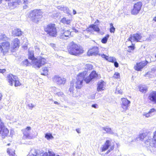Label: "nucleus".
Returning a JSON list of instances; mask_svg holds the SVG:
<instances>
[{
  "label": "nucleus",
  "instance_id": "bb28decb",
  "mask_svg": "<svg viewBox=\"0 0 156 156\" xmlns=\"http://www.w3.org/2000/svg\"><path fill=\"white\" fill-rule=\"evenodd\" d=\"M61 22L64 24H69L70 23L71 20L69 19L64 17L61 20Z\"/></svg>",
  "mask_w": 156,
  "mask_h": 156
},
{
  "label": "nucleus",
  "instance_id": "e433bc0d",
  "mask_svg": "<svg viewBox=\"0 0 156 156\" xmlns=\"http://www.w3.org/2000/svg\"><path fill=\"white\" fill-rule=\"evenodd\" d=\"M110 32L111 33H114L115 28L113 26V24L112 23H110Z\"/></svg>",
  "mask_w": 156,
  "mask_h": 156
},
{
  "label": "nucleus",
  "instance_id": "58836bf2",
  "mask_svg": "<svg viewBox=\"0 0 156 156\" xmlns=\"http://www.w3.org/2000/svg\"><path fill=\"white\" fill-rule=\"evenodd\" d=\"M87 31H88L91 33L93 31L92 28L91 27V25L89 27L87 28L86 29V30H85Z\"/></svg>",
  "mask_w": 156,
  "mask_h": 156
},
{
  "label": "nucleus",
  "instance_id": "393cba45",
  "mask_svg": "<svg viewBox=\"0 0 156 156\" xmlns=\"http://www.w3.org/2000/svg\"><path fill=\"white\" fill-rule=\"evenodd\" d=\"M102 129L105 131L107 133L111 134H114V133L112 130L111 128L108 127V126L103 127H102Z\"/></svg>",
  "mask_w": 156,
  "mask_h": 156
},
{
  "label": "nucleus",
  "instance_id": "8fccbe9b",
  "mask_svg": "<svg viewBox=\"0 0 156 156\" xmlns=\"http://www.w3.org/2000/svg\"><path fill=\"white\" fill-rule=\"evenodd\" d=\"M155 111V109L154 108H152L151 109L149 112L151 114L152 112H154Z\"/></svg>",
  "mask_w": 156,
  "mask_h": 156
},
{
  "label": "nucleus",
  "instance_id": "f8f14e48",
  "mask_svg": "<svg viewBox=\"0 0 156 156\" xmlns=\"http://www.w3.org/2000/svg\"><path fill=\"white\" fill-rule=\"evenodd\" d=\"M142 5V3L141 2H139L135 4L131 11L132 14L135 15L138 13L141 9Z\"/></svg>",
  "mask_w": 156,
  "mask_h": 156
},
{
  "label": "nucleus",
  "instance_id": "0eeeda50",
  "mask_svg": "<svg viewBox=\"0 0 156 156\" xmlns=\"http://www.w3.org/2000/svg\"><path fill=\"white\" fill-rule=\"evenodd\" d=\"M30 156H55V154L53 152L48 151V154L47 152L41 153L38 154L37 151L34 149H32L29 153ZM56 156H59L57 155Z\"/></svg>",
  "mask_w": 156,
  "mask_h": 156
},
{
  "label": "nucleus",
  "instance_id": "052dcab7",
  "mask_svg": "<svg viewBox=\"0 0 156 156\" xmlns=\"http://www.w3.org/2000/svg\"><path fill=\"white\" fill-rule=\"evenodd\" d=\"M23 3L25 4H27V0H23Z\"/></svg>",
  "mask_w": 156,
  "mask_h": 156
},
{
  "label": "nucleus",
  "instance_id": "2f4dec72",
  "mask_svg": "<svg viewBox=\"0 0 156 156\" xmlns=\"http://www.w3.org/2000/svg\"><path fill=\"white\" fill-rule=\"evenodd\" d=\"M9 39V38L7 37L5 34H1L0 35V40L3 41H7Z\"/></svg>",
  "mask_w": 156,
  "mask_h": 156
},
{
  "label": "nucleus",
  "instance_id": "c9c22d12",
  "mask_svg": "<svg viewBox=\"0 0 156 156\" xmlns=\"http://www.w3.org/2000/svg\"><path fill=\"white\" fill-rule=\"evenodd\" d=\"M23 65L24 66H27L30 65V63L28 62L27 59H26L24 61H23L22 63Z\"/></svg>",
  "mask_w": 156,
  "mask_h": 156
},
{
  "label": "nucleus",
  "instance_id": "a19ab883",
  "mask_svg": "<svg viewBox=\"0 0 156 156\" xmlns=\"http://www.w3.org/2000/svg\"><path fill=\"white\" fill-rule=\"evenodd\" d=\"M19 3H20V2H13V8H14L17 7L20 4Z\"/></svg>",
  "mask_w": 156,
  "mask_h": 156
},
{
  "label": "nucleus",
  "instance_id": "dca6fc26",
  "mask_svg": "<svg viewBox=\"0 0 156 156\" xmlns=\"http://www.w3.org/2000/svg\"><path fill=\"white\" fill-rule=\"evenodd\" d=\"M98 77V74L95 71H93L90 74V75L86 77L84 79V81L86 83L90 82L92 80L95 78H97Z\"/></svg>",
  "mask_w": 156,
  "mask_h": 156
},
{
  "label": "nucleus",
  "instance_id": "bf43d9fd",
  "mask_svg": "<svg viewBox=\"0 0 156 156\" xmlns=\"http://www.w3.org/2000/svg\"><path fill=\"white\" fill-rule=\"evenodd\" d=\"M54 103L55 104H57V105H60V103L58 102L57 101H55L54 102Z\"/></svg>",
  "mask_w": 156,
  "mask_h": 156
},
{
  "label": "nucleus",
  "instance_id": "680f3d73",
  "mask_svg": "<svg viewBox=\"0 0 156 156\" xmlns=\"http://www.w3.org/2000/svg\"><path fill=\"white\" fill-rule=\"evenodd\" d=\"M73 14L74 15L76 14V11L75 10H73Z\"/></svg>",
  "mask_w": 156,
  "mask_h": 156
},
{
  "label": "nucleus",
  "instance_id": "39448f33",
  "mask_svg": "<svg viewBox=\"0 0 156 156\" xmlns=\"http://www.w3.org/2000/svg\"><path fill=\"white\" fill-rule=\"evenodd\" d=\"M44 30L50 36L55 37L57 35V31L54 24H49L45 27Z\"/></svg>",
  "mask_w": 156,
  "mask_h": 156
},
{
  "label": "nucleus",
  "instance_id": "f257e3e1",
  "mask_svg": "<svg viewBox=\"0 0 156 156\" xmlns=\"http://www.w3.org/2000/svg\"><path fill=\"white\" fill-rule=\"evenodd\" d=\"M29 58L32 60L34 66L35 68H40L42 66L46 63V60L41 56L35 58L34 52L32 51L28 50Z\"/></svg>",
  "mask_w": 156,
  "mask_h": 156
},
{
  "label": "nucleus",
  "instance_id": "5701e85b",
  "mask_svg": "<svg viewBox=\"0 0 156 156\" xmlns=\"http://www.w3.org/2000/svg\"><path fill=\"white\" fill-rule=\"evenodd\" d=\"M101 57L103 58H105L109 62H114L116 60L115 58L113 57H108L104 54L101 55Z\"/></svg>",
  "mask_w": 156,
  "mask_h": 156
},
{
  "label": "nucleus",
  "instance_id": "69168bd1",
  "mask_svg": "<svg viewBox=\"0 0 156 156\" xmlns=\"http://www.w3.org/2000/svg\"><path fill=\"white\" fill-rule=\"evenodd\" d=\"M97 21L98 23L99 22V20H97Z\"/></svg>",
  "mask_w": 156,
  "mask_h": 156
},
{
  "label": "nucleus",
  "instance_id": "c85d7f7f",
  "mask_svg": "<svg viewBox=\"0 0 156 156\" xmlns=\"http://www.w3.org/2000/svg\"><path fill=\"white\" fill-rule=\"evenodd\" d=\"M93 66L90 64H86L85 66V70L84 72L86 71L87 72L88 70H90L92 69Z\"/></svg>",
  "mask_w": 156,
  "mask_h": 156
},
{
  "label": "nucleus",
  "instance_id": "a211bd4d",
  "mask_svg": "<svg viewBox=\"0 0 156 156\" xmlns=\"http://www.w3.org/2000/svg\"><path fill=\"white\" fill-rule=\"evenodd\" d=\"M12 36H19L22 34L21 30L17 28L14 27L12 29Z\"/></svg>",
  "mask_w": 156,
  "mask_h": 156
},
{
  "label": "nucleus",
  "instance_id": "412c9836",
  "mask_svg": "<svg viewBox=\"0 0 156 156\" xmlns=\"http://www.w3.org/2000/svg\"><path fill=\"white\" fill-rule=\"evenodd\" d=\"M111 146V142L109 140L106 141L105 144L101 147V151L103 152L107 150Z\"/></svg>",
  "mask_w": 156,
  "mask_h": 156
},
{
  "label": "nucleus",
  "instance_id": "603ef678",
  "mask_svg": "<svg viewBox=\"0 0 156 156\" xmlns=\"http://www.w3.org/2000/svg\"><path fill=\"white\" fill-rule=\"evenodd\" d=\"M98 105L96 104H93L92 105V107L95 108H97Z\"/></svg>",
  "mask_w": 156,
  "mask_h": 156
},
{
  "label": "nucleus",
  "instance_id": "ddd939ff",
  "mask_svg": "<svg viewBox=\"0 0 156 156\" xmlns=\"http://www.w3.org/2000/svg\"><path fill=\"white\" fill-rule=\"evenodd\" d=\"M10 44L8 42H3L0 44V50L4 53L8 52L9 49Z\"/></svg>",
  "mask_w": 156,
  "mask_h": 156
},
{
  "label": "nucleus",
  "instance_id": "6e6d98bb",
  "mask_svg": "<svg viewBox=\"0 0 156 156\" xmlns=\"http://www.w3.org/2000/svg\"><path fill=\"white\" fill-rule=\"evenodd\" d=\"M156 70V67H154L151 69V71L152 72H155Z\"/></svg>",
  "mask_w": 156,
  "mask_h": 156
},
{
  "label": "nucleus",
  "instance_id": "37998d69",
  "mask_svg": "<svg viewBox=\"0 0 156 156\" xmlns=\"http://www.w3.org/2000/svg\"><path fill=\"white\" fill-rule=\"evenodd\" d=\"M64 6V5H59L57 6V8L59 10L62 11L63 9Z\"/></svg>",
  "mask_w": 156,
  "mask_h": 156
},
{
  "label": "nucleus",
  "instance_id": "b1692460",
  "mask_svg": "<svg viewBox=\"0 0 156 156\" xmlns=\"http://www.w3.org/2000/svg\"><path fill=\"white\" fill-rule=\"evenodd\" d=\"M139 89L140 91L144 93L147 91V87L145 85H140L139 86Z\"/></svg>",
  "mask_w": 156,
  "mask_h": 156
},
{
  "label": "nucleus",
  "instance_id": "4468645a",
  "mask_svg": "<svg viewBox=\"0 0 156 156\" xmlns=\"http://www.w3.org/2000/svg\"><path fill=\"white\" fill-rule=\"evenodd\" d=\"M141 37L142 36L140 34L136 33L131 35L127 40L130 41L131 43L134 41L138 42L140 41V40L141 39Z\"/></svg>",
  "mask_w": 156,
  "mask_h": 156
},
{
  "label": "nucleus",
  "instance_id": "6ab92c4d",
  "mask_svg": "<svg viewBox=\"0 0 156 156\" xmlns=\"http://www.w3.org/2000/svg\"><path fill=\"white\" fill-rule=\"evenodd\" d=\"M105 83L102 80L99 81L97 84V91L99 92L104 90L105 89Z\"/></svg>",
  "mask_w": 156,
  "mask_h": 156
},
{
  "label": "nucleus",
  "instance_id": "423d86ee",
  "mask_svg": "<svg viewBox=\"0 0 156 156\" xmlns=\"http://www.w3.org/2000/svg\"><path fill=\"white\" fill-rule=\"evenodd\" d=\"M87 73L86 71L83 72L79 73L76 78L77 81L75 83V87L76 89H80L82 86L83 82L84 80V77Z\"/></svg>",
  "mask_w": 156,
  "mask_h": 156
},
{
  "label": "nucleus",
  "instance_id": "49530a36",
  "mask_svg": "<svg viewBox=\"0 0 156 156\" xmlns=\"http://www.w3.org/2000/svg\"><path fill=\"white\" fill-rule=\"evenodd\" d=\"M28 106L30 109H32L34 107V105L32 103H30L28 105Z\"/></svg>",
  "mask_w": 156,
  "mask_h": 156
},
{
  "label": "nucleus",
  "instance_id": "9b49d317",
  "mask_svg": "<svg viewBox=\"0 0 156 156\" xmlns=\"http://www.w3.org/2000/svg\"><path fill=\"white\" fill-rule=\"evenodd\" d=\"M52 80L54 83L59 85H64L66 82L65 78L61 77L57 75L55 76L53 78Z\"/></svg>",
  "mask_w": 156,
  "mask_h": 156
},
{
  "label": "nucleus",
  "instance_id": "4d7b16f0",
  "mask_svg": "<svg viewBox=\"0 0 156 156\" xmlns=\"http://www.w3.org/2000/svg\"><path fill=\"white\" fill-rule=\"evenodd\" d=\"M50 45L51 47L53 48H54V47H55V45L53 44H50Z\"/></svg>",
  "mask_w": 156,
  "mask_h": 156
},
{
  "label": "nucleus",
  "instance_id": "79ce46f5",
  "mask_svg": "<svg viewBox=\"0 0 156 156\" xmlns=\"http://www.w3.org/2000/svg\"><path fill=\"white\" fill-rule=\"evenodd\" d=\"M128 48H129V50H133L134 49L135 47H134V45H133V44H132V45L128 47Z\"/></svg>",
  "mask_w": 156,
  "mask_h": 156
},
{
  "label": "nucleus",
  "instance_id": "cd10ccee",
  "mask_svg": "<svg viewBox=\"0 0 156 156\" xmlns=\"http://www.w3.org/2000/svg\"><path fill=\"white\" fill-rule=\"evenodd\" d=\"M146 134L145 133H143L140 134L139 137L136 138V140H135L136 141V140H138L139 139L140 140L142 141L146 137Z\"/></svg>",
  "mask_w": 156,
  "mask_h": 156
},
{
  "label": "nucleus",
  "instance_id": "4be33fe9",
  "mask_svg": "<svg viewBox=\"0 0 156 156\" xmlns=\"http://www.w3.org/2000/svg\"><path fill=\"white\" fill-rule=\"evenodd\" d=\"M148 99L156 103V92L153 91L151 93L148 97Z\"/></svg>",
  "mask_w": 156,
  "mask_h": 156
},
{
  "label": "nucleus",
  "instance_id": "ea45409f",
  "mask_svg": "<svg viewBox=\"0 0 156 156\" xmlns=\"http://www.w3.org/2000/svg\"><path fill=\"white\" fill-rule=\"evenodd\" d=\"M113 77L115 78H119L120 77L119 73H115Z\"/></svg>",
  "mask_w": 156,
  "mask_h": 156
},
{
  "label": "nucleus",
  "instance_id": "aec40b11",
  "mask_svg": "<svg viewBox=\"0 0 156 156\" xmlns=\"http://www.w3.org/2000/svg\"><path fill=\"white\" fill-rule=\"evenodd\" d=\"M88 54L91 55H94L95 56L98 55H101L98 54V48L97 47H94L92 49L89 51L88 52Z\"/></svg>",
  "mask_w": 156,
  "mask_h": 156
},
{
  "label": "nucleus",
  "instance_id": "6e6552de",
  "mask_svg": "<svg viewBox=\"0 0 156 156\" xmlns=\"http://www.w3.org/2000/svg\"><path fill=\"white\" fill-rule=\"evenodd\" d=\"M31 128L30 126L27 127L26 129L22 130L23 134V139H31L34 138V137L30 134V130Z\"/></svg>",
  "mask_w": 156,
  "mask_h": 156
},
{
  "label": "nucleus",
  "instance_id": "de8ad7c7",
  "mask_svg": "<svg viewBox=\"0 0 156 156\" xmlns=\"http://www.w3.org/2000/svg\"><path fill=\"white\" fill-rule=\"evenodd\" d=\"M150 114L151 113H150L149 112L147 113H144V115L146 117H149L150 116Z\"/></svg>",
  "mask_w": 156,
  "mask_h": 156
},
{
  "label": "nucleus",
  "instance_id": "864d4df0",
  "mask_svg": "<svg viewBox=\"0 0 156 156\" xmlns=\"http://www.w3.org/2000/svg\"><path fill=\"white\" fill-rule=\"evenodd\" d=\"M5 71V69H0V73H4Z\"/></svg>",
  "mask_w": 156,
  "mask_h": 156
},
{
  "label": "nucleus",
  "instance_id": "e2e57ef3",
  "mask_svg": "<svg viewBox=\"0 0 156 156\" xmlns=\"http://www.w3.org/2000/svg\"><path fill=\"white\" fill-rule=\"evenodd\" d=\"M92 96H92V99H94V95H92Z\"/></svg>",
  "mask_w": 156,
  "mask_h": 156
},
{
  "label": "nucleus",
  "instance_id": "f03ea898",
  "mask_svg": "<svg viewBox=\"0 0 156 156\" xmlns=\"http://www.w3.org/2000/svg\"><path fill=\"white\" fill-rule=\"evenodd\" d=\"M69 52L71 55H77L82 54L83 50L80 46L78 45L72 41L71 42L68 46Z\"/></svg>",
  "mask_w": 156,
  "mask_h": 156
},
{
  "label": "nucleus",
  "instance_id": "338daca9",
  "mask_svg": "<svg viewBox=\"0 0 156 156\" xmlns=\"http://www.w3.org/2000/svg\"><path fill=\"white\" fill-rule=\"evenodd\" d=\"M154 20L156 21V16L154 18Z\"/></svg>",
  "mask_w": 156,
  "mask_h": 156
},
{
  "label": "nucleus",
  "instance_id": "72a5a7b5",
  "mask_svg": "<svg viewBox=\"0 0 156 156\" xmlns=\"http://www.w3.org/2000/svg\"><path fill=\"white\" fill-rule=\"evenodd\" d=\"M43 73H41V74L43 75L46 76L48 74V68L46 67H44L42 68Z\"/></svg>",
  "mask_w": 156,
  "mask_h": 156
},
{
  "label": "nucleus",
  "instance_id": "c756f323",
  "mask_svg": "<svg viewBox=\"0 0 156 156\" xmlns=\"http://www.w3.org/2000/svg\"><path fill=\"white\" fill-rule=\"evenodd\" d=\"M62 11H63L64 13H66L68 15H71V11L69 10L67 7L66 6H64Z\"/></svg>",
  "mask_w": 156,
  "mask_h": 156
},
{
  "label": "nucleus",
  "instance_id": "f704fd0d",
  "mask_svg": "<svg viewBox=\"0 0 156 156\" xmlns=\"http://www.w3.org/2000/svg\"><path fill=\"white\" fill-rule=\"evenodd\" d=\"M91 27H92L93 30H94V31L98 32L100 31L99 28L95 25L93 24L91 25Z\"/></svg>",
  "mask_w": 156,
  "mask_h": 156
},
{
  "label": "nucleus",
  "instance_id": "f3484780",
  "mask_svg": "<svg viewBox=\"0 0 156 156\" xmlns=\"http://www.w3.org/2000/svg\"><path fill=\"white\" fill-rule=\"evenodd\" d=\"M130 103V102L126 98H124L122 99L121 106L124 109L123 111H126L128 109Z\"/></svg>",
  "mask_w": 156,
  "mask_h": 156
},
{
  "label": "nucleus",
  "instance_id": "c03bdc74",
  "mask_svg": "<svg viewBox=\"0 0 156 156\" xmlns=\"http://www.w3.org/2000/svg\"><path fill=\"white\" fill-rule=\"evenodd\" d=\"M114 147L113 146H111L110 147V149H109L106 152V154H108L110 151L113 150Z\"/></svg>",
  "mask_w": 156,
  "mask_h": 156
},
{
  "label": "nucleus",
  "instance_id": "473e14b6",
  "mask_svg": "<svg viewBox=\"0 0 156 156\" xmlns=\"http://www.w3.org/2000/svg\"><path fill=\"white\" fill-rule=\"evenodd\" d=\"M109 37L108 34L106 35L101 40V41L103 44H105L107 43L108 38Z\"/></svg>",
  "mask_w": 156,
  "mask_h": 156
},
{
  "label": "nucleus",
  "instance_id": "774afa93",
  "mask_svg": "<svg viewBox=\"0 0 156 156\" xmlns=\"http://www.w3.org/2000/svg\"><path fill=\"white\" fill-rule=\"evenodd\" d=\"M2 2V0H0V4H1Z\"/></svg>",
  "mask_w": 156,
  "mask_h": 156
},
{
  "label": "nucleus",
  "instance_id": "20e7f679",
  "mask_svg": "<svg viewBox=\"0 0 156 156\" xmlns=\"http://www.w3.org/2000/svg\"><path fill=\"white\" fill-rule=\"evenodd\" d=\"M42 16V14L40 10H35L31 12L29 14V17L34 22L37 23Z\"/></svg>",
  "mask_w": 156,
  "mask_h": 156
},
{
  "label": "nucleus",
  "instance_id": "7ed1b4c3",
  "mask_svg": "<svg viewBox=\"0 0 156 156\" xmlns=\"http://www.w3.org/2000/svg\"><path fill=\"white\" fill-rule=\"evenodd\" d=\"M144 143L148 147L149 146L151 152L156 151V131L154 133L153 137L148 138L144 141Z\"/></svg>",
  "mask_w": 156,
  "mask_h": 156
},
{
  "label": "nucleus",
  "instance_id": "0e129e2a",
  "mask_svg": "<svg viewBox=\"0 0 156 156\" xmlns=\"http://www.w3.org/2000/svg\"><path fill=\"white\" fill-rule=\"evenodd\" d=\"M2 96V95L1 94H0V100H1V98Z\"/></svg>",
  "mask_w": 156,
  "mask_h": 156
},
{
  "label": "nucleus",
  "instance_id": "7c9ffc66",
  "mask_svg": "<svg viewBox=\"0 0 156 156\" xmlns=\"http://www.w3.org/2000/svg\"><path fill=\"white\" fill-rule=\"evenodd\" d=\"M54 93L55 95H57L59 97H61L63 98H64L65 97V95L62 92L59 91L57 92V90H55L54 91Z\"/></svg>",
  "mask_w": 156,
  "mask_h": 156
},
{
  "label": "nucleus",
  "instance_id": "5fc2aeb1",
  "mask_svg": "<svg viewBox=\"0 0 156 156\" xmlns=\"http://www.w3.org/2000/svg\"><path fill=\"white\" fill-rule=\"evenodd\" d=\"M76 131L78 133H81L80 131V129L79 128L76 129Z\"/></svg>",
  "mask_w": 156,
  "mask_h": 156
},
{
  "label": "nucleus",
  "instance_id": "09e8293b",
  "mask_svg": "<svg viewBox=\"0 0 156 156\" xmlns=\"http://www.w3.org/2000/svg\"><path fill=\"white\" fill-rule=\"evenodd\" d=\"M113 63H114V65L116 67H118L119 66V64L116 61V60Z\"/></svg>",
  "mask_w": 156,
  "mask_h": 156
},
{
  "label": "nucleus",
  "instance_id": "1a4fd4ad",
  "mask_svg": "<svg viewBox=\"0 0 156 156\" xmlns=\"http://www.w3.org/2000/svg\"><path fill=\"white\" fill-rule=\"evenodd\" d=\"M16 76H13L12 74H10L8 76L7 79L9 84L11 86L13 85V83H15V86L17 87L20 85L21 84L19 81L16 80Z\"/></svg>",
  "mask_w": 156,
  "mask_h": 156
},
{
  "label": "nucleus",
  "instance_id": "a878e982",
  "mask_svg": "<svg viewBox=\"0 0 156 156\" xmlns=\"http://www.w3.org/2000/svg\"><path fill=\"white\" fill-rule=\"evenodd\" d=\"M20 41L17 38H15L13 41V47L14 48L18 47Z\"/></svg>",
  "mask_w": 156,
  "mask_h": 156
},
{
  "label": "nucleus",
  "instance_id": "a18cd8bd",
  "mask_svg": "<svg viewBox=\"0 0 156 156\" xmlns=\"http://www.w3.org/2000/svg\"><path fill=\"white\" fill-rule=\"evenodd\" d=\"M73 84L71 83V86H70V88H69V91H70V92H73Z\"/></svg>",
  "mask_w": 156,
  "mask_h": 156
},
{
  "label": "nucleus",
  "instance_id": "2eb2a0df",
  "mask_svg": "<svg viewBox=\"0 0 156 156\" xmlns=\"http://www.w3.org/2000/svg\"><path fill=\"white\" fill-rule=\"evenodd\" d=\"M148 63L147 60L141 62L137 63L134 67L135 70L139 71H141V69L145 66Z\"/></svg>",
  "mask_w": 156,
  "mask_h": 156
},
{
  "label": "nucleus",
  "instance_id": "9d476101",
  "mask_svg": "<svg viewBox=\"0 0 156 156\" xmlns=\"http://www.w3.org/2000/svg\"><path fill=\"white\" fill-rule=\"evenodd\" d=\"M60 33L59 35L60 39L66 40L70 37L69 36L71 35V32L69 30L61 29L60 30Z\"/></svg>",
  "mask_w": 156,
  "mask_h": 156
},
{
  "label": "nucleus",
  "instance_id": "3c124183",
  "mask_svg": "<svg viewBox=\"0 0 156 156\" xmlns=\"http://www.w3.org/2000/svg\"><path fill=\"white\" fill-rule=\"evenodd\" d=\"M8 4L9 6L10 7H13V2H9Z\"/></svg>",
  "mask_w": 156,
  "mask_h": 156
},
{
  "label": "nucleus",
  "instance_id": "4c0bfd02",
  "mask_svg": "<svg viewBox=\"0 0 156 156\" xmlns=\"http://www.w3.org/2000/svg\"><path fill=\"white\" fill-rule=\"evenodd\" d=\"M45 137L48 140H49L52 138H53V136L51 134L48 133L45 134Z\"/></svg>",
  "mask_w": 156,
  "mask_h": 156
},
{
  "label": "nucleus",
  "instance_id": "13d9d810",
  "mask_svg": "<svg viewBox=\"0 0 156 156\" xmlns=\"http://www.w3.org/2000/svg\"><path fill=\"white\" fill-rule=\"evenodd\" d=\"M73 30H74V31L75 32L77 33L78 32V30L76 29H75L74 28L73 29Z\"/></svg>",
  "mask_w": 156,
  "mask_h": 156
}]
</instances>
